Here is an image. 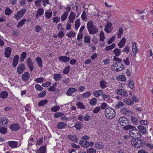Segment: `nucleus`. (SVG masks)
Listing matches in <instances>:
<instances>
[{"mask_svg": "<svg viewBox=\"0 0 153 153\" xmlns=\"http://www.w3.org/2000/svg\"><path fill=\"white\" fill-rule=\"evenodd\" d=\"M86 27L90 34H95L98 32V30L97 26L94 25V22L91 21H90L87 23Z\"/></svg>", "mask_w": 153, "mask_h": 153, "instance_id": "obj_1", "label": "nucleus"}, {"mask_svg": "<svg viewBox=\"0 0 153 153\" xmlns=\"http://www.w3.org/2000/svg\"><path fill=\"white\" fill-rule=\"evenodd\" d=\"M119 122L121 125L124 126L123 129L124 130L129 129L131 126L129 125V121L127 118L124 117H122L119 119Z\"/></svg>", "mask_w": 153, "mask_h": 153, "instance_id": "obj_2", "label": "nucleus"}, {"mask_svg": "<svg viewBox=\"0 0 153 153\" xmlns=\"http://www.w3.org/2000/svg\"><path fill=\"white\" fill-rule=\"evenodd\" d=\"M111 68L113 71H120L123 70L124 68V66L121 63L116 62L113 63Z\"/></svg>", "mask_w": 153, "mask_h": 153, "instance_id": "obj_3", "label": "nucleus"}, {"mask_svg": "<svg viewBox=\"0 0 153 153\" xmlns=\"http://www.w3.org/2000/svg\"><path fill=\"white\" fill-rule=\"evenodd\" d=\"M105 114L106 117L111 119L114 117L115 116L114 110L111 108H107L105 109Z\"/></svg>", "mask_w": 153, "mask_h": 153, "instance_id": "obj_4", "label": "nucleus"}, {"mask_svg": "<svg viewBox=\"0 0 153 153\" xmlns=\"http://www.w3.org/2000/svg\"><path fill=\"white\" fill-rule=\"evenodd\" d=\"M132 127L130 128V130L129 131V134L130 136L132 137L133 138V139H137L139 138H140V136L139 135L138 136V135L137 136L138 134L136 133V128L132 126H131Z\"/></svg>", "mask_w": 153, "mask_h": 153, "instance_id": "obj_5", "label": "nucleus"}, {"mask_svg": "<svg viewBox=\"0 0 153 153\" xmlns=\"http://www.w3.org/2000/svg\"><path fill=\"white\" fill-rule=\"evenodd\" d=\"M131 143L132 145L136 147H140L143 145L142 141L139 138L133 139L131 140Z\"/></svg>", "mask_w": 153, "mask_h": 153, "instance_id": "obj_6", "label": "nucleus"}, {"mask_svg": "<svg viewBox=\"0 0 153 153\" xmlns=\"http://www.w3.org/2000/svg\"><path fill=\"white\" fill-rule=\"evenodd\" d=\"M26 10L25 9H22L19 11L15 15L14 18L18 20L23 16Z\"/></svg>", "mask_w": 153, "mask_h": 153, "instance_id": "obj_7", "label": "nucleus"}, {"mask_svg": "<svg viewBox=\"0 0 153 153\" xmlns=\"http://www.w3.org/2000/svg\"><path fill=\"white\" fill-rule=\"evenodd\" d=\"M25 65L23 63H21L19 65L17 68V71L19 74H21L25 70Z\"/></svg>", "mask_w": 153, "mask_h": 153, "instance_id": "obj_8", "label": "nucleus"}, {"mask_svg": "<svg viewBox=\"0 0 153 153\" xmlns=\"http://www.w3.org/2000/svg\"><path fill=\"white\" fill-rule=\"evenodd\" d=\"M116 92L118 95H121L124 97H127L128 96L127 92L121 89H117Z\"/></svg>", "mask_w": 153, "mask_h": 153, "instance_id": "obj_9", "label": "nucleus"}, {"mask_svg": "<svg viewBox=\"0 0 153 153\" xmlns=\"http://www.w3.org/2000/svg\"><path fill=\"white\" fill-rule=\"evenodd\" d=\"M19 125L17 123H13L11 124L10 126V128L13 131H16L20 129Z\"/></svg>", "mask_w": 153, "mask_h": 153, "instance_id": "obj_10", "label": "nucleus"}, {"mask_svg": "<svg viewBox=\"0 0 153 153\" xmlns=\"http://www.w3.org/2000/svg\"><path fill=\"white\" fill-rule=\"evenodd\" d=\"M33 62L30 58H29L27 59V64L28 67L31 71H32L33 68Z\"/></svg>", "mask_w": 153, "mask_h": 153, "instance_id": "obj_11", "label": "nucleus"}, {"mask_svg": "<svg viewBox=\"0 0 153 153\" xmlns=\"http://www.w3.org/2000/svg\"><path fill=\"white\" fill-rule=\"evenodd\" d=\"M112 24L110 22H108L107 25L105 28V31L107 33H110L112 29Z\"/></svg>", "mask_w": 153, "mask_h": 153, "instance_id": "obj_12", "label": "nucleus"}, {"mask_svg": "<svg viewBox=\"0 0 153 153\" xmlns=\"http://www.w3.org/2000/svg\"><path fill=\"white\" fill-rule=\"evenodd\" d=\"M58 59L61 62L66 63L69 61L70 59V58L69 57L65 56H61L59 57Z\"/></svg>", "mask_w": 153, "mask_h": 153, "instance_id": "obj_13", "label": "nucleus"}, {"mask_svg": "<svg viewBox=\"0 0 153 153\" xmlns=\"http://www.w3.org/2000/svg\"><path fill=\"white\" fill-rule=\"evenodd\" d=\"M19 56L18 55H16L13 59L12 62L13 66L15 67L17 65L19 60Z\"/></svg>", "mask_w": 153, "mask_h": 153, "instance_id": "obj_14", "label": "nucleus"}, {"mask_svg": "<svg viewBox=\"0 0 153 153\" xmlns=\"http://www.w3.org/2000/svg\"><path fill=\"white\" fill-rule=\"evenodd\" d=\"M79 144L84 147H88L90 146L89 143L86 140H81L79 142Z\"/></svg>", "mask_w": 153, "mask_h": 153, "instance_id": "obj_15", "label": "nucleus"}, {"mask_svg": "<svg viewBox=\"0 0 153 153\" xmlns=\"http://www.w3.org/2000/svg\"><path fill=\"white\" fill-rule=\"evenodd\" d=\"M30 77V74L28 72H25L22 76V79L25 82L28 81Z\"/></svg>", "mask_w": 153, "mask_h": 153, "instance_id": "obj_16", "label": "nucleus"}, {"mask_svg": "<svg viewBox=\"0 0 153 153\" xmlns=\"http://www.w3.org/2000/svg\"><path fill=\"white\" fill-rule=\"evenodd\" d=\"M68 137L69 140L75 143L77 142L78 140L75 134L68 135Z\"/></svg>", "mask_w": 153, "mask_h": 153, "instance_id": "obj_17", "label": "nucleus"}, {"mask_svg": "<svg viewBox=\"0 0 153 153\" xmlns=\"http://www.w3.org/2000/svg\"><path fill=\"white\" fill-rule=\"evenodd\" d=\"M76 14L73 12H71L68 17V22H71V23L74 22V21L75 19Z\"/></svg>", "mask_w": 153, "mask_h": 153, "instance_id": "obj_18", "label": "nucleus"}, {"mask_svg": "<svg viewBox=\"0 0 153 153\" xmlns=\"http://www.w3.org/2000/svg\"><path fill=\"white\" fill-rule=\"evenodd\" d=\"M123 101L125 103L128 105H131L134 103V102L132 101V100L130 98L124 99H123Z\"/></svg>", "mask_w": 153, "mask_h": 153, "instance_id": "obj_19", "label": "nucleus"}, {"mask_svg": "<svg viewBox=\"0 0 153 153\" xmlns=\"http://www.w3.org/2000/svg\"><path fill=\"white\" fill-rule=\"evenodd\" d=\"M120 112L122 114L126 115L130 114L131 113V111L127 109L126 108H120Z\"/></svg>", "mask_w": 153, "mask_h": 153, "instance_id": "obj_20", "label": "nucleus"}, {"mask_svg": "<svg viewBox=\"0 0 153 153\" xmlns=\"http://www.w3.org/2000/svg\"><path fill=\"white\" fill-rule=\"evenodd\" d=\"M12 49L10 47H7L5 49V57L9 58L11 54Z\"/></svg>", "mask_w": 153, "mask_h": 153, "instance_id": "obj_21", "label": "nucleus"}, {"mask_svg": "<svg viewBox=\"0 0 153 153\" xmlns=\"http://www.w3.org/2000/svg\"><path fill=\"white\" fill-rule=\"evenodd\" d=\"M104 144L101 142H97L95 144V147L98 149H101L104 147Z\"/></svg>", "mask_w": 153, "mask_h": 153, "instance_id": "obj_22", "label": "nucleus"}, {"mask_svg": "<svg viewBox=\"0 0 153 153\" xmlns=\"http://www.w3.org/2000/svg\"><path fill=\"white\" fill-rule=\"evenodd\" d=\"M103 92L101 90H98L97 91H94L93 92V94L94 97H97L102 95Z\"/></svg>", "mask_w": 153, "mask_h": 153, "instance_id": "obj_23", "label": "nucleus"}, {"mask_svg": "<svg viewBox=\"0 0 153 153\" xmlns=\"http://www.w3.org/2000/svg\"><path fill=\"white\" fill-rule=\"evenodd\" d=\"M76 88H70L67 92V94L68 95H71L73 93L76 91Z\"/></svg>", "mask_w": 153, "mask_h": 153, "instance_id": "obj_24", "label": "nucleus"}, {"mask_svg": "<svg viewBox=\"0 0 153 153\" xmlns=\"http://www.w3.org/2000/svg\"><path fill=\"white\" fill-rule=\"evenodd\" d=\"M8 96L7 92L6 91H3L0 94V97L2 99H5Z\"/></svg>", "mask_w": 153, "mask_h": 153, "instance_id": "obj_25", "label": "nucleus"}, {"mask_svg": "<svg viewBox=\"0 0 153 153\" xmlns=\"http://www.w3.org/2000/svg\"><path fill=\"white\" fill-rule=\"evenodd\" d=\"M67 126V124L64 122H60L57 125V127L59 129H62L65 128Z\"/></svg>", "mask_w": 153, "mask_h": 153, "instance_id": "obj_26", "label": "nucleus"}, {"mask_svg": "<svg viewBox=\"0 0 153 153\" xmlns=\"http://www.w3.org/2000/svg\"><path fill=\"white\" fill-rule=\"evenodd\" d=\"M52 14V12L50 10H47L45 11V17L47 19H49L51 17Z\"/></svg>", "mask_w": 153, "mask_h": 153, "instance_id": "obj_27", "label": "nucleus"}, {"mask_svg": "<svg viewBox=\"0 0 153 153\" xmlns=\"http://www.w3.org/2000/svg\"><path fill=\"white\" fill-rule=\"evenodd\" d=\"M9 146L13 148H15L17 146V143L15 141H10L8 143Z\"/></svg>", "mask_w": 153, "mask_h": 153, "instance_id": "obj_28", "label": "nucleus"}, {"mask_svg": "<svg viewBox=\"0 0 153 153\" xmlns=\"http://www.w3.org/2000/svg\"><path fill=\"white\" fill-rule=\"evenodd\" d=\"M126 42V39L123 37L120 41L119 42L118 45L120 48H122L125 45Z\"/></svg>", "mask_w": 153, "mask_h": 153, "instance_id": "obj_29", "label": "nucleus"}, {"mask_svg": "<svg viewBox=\"0 0 153 153\" xmlns=\"http://www.w3.org/2000/svg\"><path fill=\"white\" fill-rule=\"evenodd\" d=\"M27 54V53L26 52H23L22 53L20 59L19 61L20 62H22L24 61L26 58Z\"/></svg>", "mask_w": 153, "mask_h": 153, "instance_id": "obj_30", "label": "nucleus"}, {"mask_svg": "<svg viewBox=\"0 0 153 153\" xmlns=\"http://www.w3.org/2000/svg\"><path fill=\"white\" fill-rule=\"evenodd\" d=\"M138 129L142 133L145 134L146 132V129L142 125H139L137 127Z\"/></svg>", "mask_w": 153, "mask_h": 153, "instance_id": "obj_31", "label": "nucleus"}, {"mask_svg": "<svg viewBox=\"0 0 153 153\" xmlns=\"http://www.w3.org/2000/svg\"><path fill=\"white\" fill-rule=\"evenodd\" d=\"M116 44L114 43H113L111 45L106 46L105 49V50L106 51H109L114 48Z\"/></svg>", "mask_w": 153, "mask_h": 153, "instance_id": "obj_32", "label": "nucleus"}, {"mask_svg": "<svg viewBox=\"0 0 153 153\" xmlns=\"http://www.w3.org/2000/svg\"><path fill=\"white\" fill-rule=\"evenodd\" d=\"M107 82L103 80L101 81L100 82V86L103 88H105L107 87Z\"/></svg>", "mask_w": 153, "mask_h": 153, "instance_id": "obj_33", "label": "nucleus"}, {"mask_svg": "<svg viewBox=\"0 0 153 153\" xmlns=\"http://www.w3.org/2000/svg\"><path fill=\"white\" fill-rule=\"evenodd\" d=\"M26 21V19H23L18 23V25H17V27H21L25 24Z\"/></svg>", "mask_w": 153, "mask_h": 153, "instance_id": "obj_34", "label": "nucleus"}, {"mask_svg": "<svg viewBox=\"0 0 153 153\" xmlns=\"http://www.w3.org/2000/svg\"><path fill=\"white\" fill-rule=\"evenodd\" d=\"M121 51L118 48H116L114 49L113 51V53L115 54L117 56H119L121 53Z\"/></svg>", "mask_w": 153, "mask_h": 153, "instance_id": "obj_35", "label": "nucleus"}, {"mask_svg": "<svg viewBox=\"0 0 153 153\" xmlns=\"http://www.w3.org/2000/svg\"><path fill=\"white\" fill-rule=\"evenodd\" d=\"M62 78L61 75L59 74H55L53 75V78L56 81L61 80Z\"/></svg>", "mask_w": 153, "mask_h": 153, "instance_id": "obj_36", "label": "nucleus"}, {"mask_svg": "<svg viewBox=\"0 0 153 153\" xmlns=\"http://www.w3.org/2000/svg\"><path fill=\"white\" fill-rule=\"evenodd\" d=\"M133 46L132 47V50L133 52H135V54H136L138 52L137 49L136 47V44L135 42L132 43Z\"/></svg>", "mask_w": 153, "mask_h": 153, "instance_id": "obj_37", "label": "nucleus"}, {"mask_svg": "<svg viewBox=\"0 0 153 153\" xmlns=\"http://www.w3.org/2000/svg\"><path fill=\"white\" fill-rule=\"evenodd\" d=\"M97 100L95 98H93L91 99L89 103L92 105L94 106L96 105Z\"/></svg>", "mask_w": 153, "mask_h": 153, "instance_id": "obj_38", "label": "nucleus"}, {"mask_svg": "<svg viewBox=\"0 0 153 153\" xmlns=\"http://www.w3.org/2000/svg\"><path fill=\"white\" fill-rule=\"evenodd\" d=\"M46 147L43 146L39 148V153H45L46 151Z\"/></svg>", "mask_w": 153, "mask_h": 153, "instance_id": "obj_39", "label": "nucleus"}, {"mask_svg": "<svg viewBox=\"0 0 153 153\" xmlns=\"http://www.w3.org/2000/svg\"><path fill=\"white\" fill-rule=\"evenodd\" d=\"M118 79L121 81H126V76L124 75H120L118 77Z\"/></svg>", "mask_w": 153, "mask_h": 153, "instance_id": "obj_40", "label": "nucleus"}, {"mask_svg": "<svg viewBox=\"0 0 153 153\" xmlns=\"http://www.w3.org/2000/svg\"><path fill=\"white\" fill-rule=\"evenodd\" d=\"M80 20L79 19H78L76 21L75 24V27L77 30L80 25Z\"/></svg>", "mask_w": 153, "mask_h": 153, "instance_id": "obj_41", "label": "nucleus"}, {"mask_svg": "<svg viewBox=\"0 0 153 153\" xmlns=\"http://www.w3.org/2000/svg\"><path fill=\"white\" fill-rule=\"evenodd\" d=\"M100 41L101 42H103L105 38V37L104 34V33L102 31H101L100 33Z\"/></svg>", "mask_w": 153, "mask_h": 153, "instance_id": "obj_42", "label": "nucleus"}, {"mask_svg": "<svg viewBox=\"0 0 153 153\" xmlns=\"http://www.w3.org/2000/svg\"><path fill=\"white\" fill-rule=\"evenodd\" d=\"M131 120L132 122L135 125H137V123L138 120L136 117L133 116H131Z\"/></svg>", "mask_w": 153, "mask_h": 153, "instance_id": "obj_43", "label": "nucleus"}, {"mask_svg": "<svg viewBox=\"0 0 153 153\" xmlns=\"http://www.w3.org/2000/svg\"><path fill=\"white\" fill-rule=\"evenodd\" d=\"M129 87L133 89L134 88V83L132 80H129L128 81Z\"/></svg>", "mask_w": 153, "mask_h": 153, "instance_id": "obj_44", "label": "nucleus"}, {"mask_svg": "<svg viewBox=\"0 0 153 153\" xmlns=\"http://www.w3.org/2000/svg\"><path fill=\"white\" fill-rule=\"evenodd\" d=\"M76 105L78 107V108L84 109L85 108V106L83 104L82 102H78L76 104Z\"/></svg>", "mask_w": 153, "mask_h": 153, "instance_id": "obj_45", "label": "nucleus"}, {"mask_svg": "<svg viewBox=\"0 0 153 153\" xmlns=\"http://www.w3.org/2000/svg\"><path fill=\"white\" fill-rule=\"evenodd\" d=\"M84 42L85 43H89L90 42L91 37L89 36H85L84 37Z\"/></svg>", "mask_w": 153, "mask_h": 153, "instance_id": "obj_46", "label": "nucleus"}, {"mask_svg": "<svg viewBox=\"0 0 153 153\" xmlns=\"http://www.w3.org/2000/svg\"><path fill=\"white\" fill-rule=\"evenodd\" d=\"M48 102L47 100H42L39 102V106H43Z\"/></svg>", "mask_w": 153, "mask_h": 153, "instance_id": "obj_47", "label": "nucleus"}, {"mask_svg": "<svg viewBox=\"0 0 153 153\" xmlns=\"http://www.w3.org/2000/svg\"><path fill=\"white\" fill-rule=\"evenodd\" d=\"M64 115V114L62 112H56L54 115V117L55 118L60 117Z\"/></svg>", "mask_w": 153, "mask_h": 153, "instance_id": "obj_48", "label": "nucleus"}, {"mask_svg": "<svg viewBox=\"0 0 153 153\" xmlns=\"http://www.w3.org/2000/svg\"><path fill=\"white\" fill-rule=\"evenodd\" d=\"M7 131V129L5 127H0V132L3 134H6Z\"/></svg>", "mask_w": 153, "mask_h": 153, "instance_id": "obj_49", "label": "nucleus"}, {"mask_svg": "<svg viewBox=\"0 0 153 153\" xmlns=\"http://www.w3.org/2000/svg\"><path fill=\"white\" fill-rule=\"evenodd\" d=\"M81 18L83 20L85 21L87 19V15L85 11H83L81 16Z\"/></svg>", "mask_w": 153, "mask_h": 153, "instance_id": "obj_50", "label": "nucleus"}, {"mask_svg": "<svg viewBox=\"0 0 153 153\" xmlns=\"http://www.w3.org/2000/svg\"><path fill=\"white\" fill-rule=\"evenodd\" d=\"M76 35V33L72 31H70L69 33L66 34V36H68L69 38H71L72 36L74 37Z\"/></svg>", "mask_w": 153, "mask_h": 153, "instance_id": "obj_51", "label": "nucleus"}, {"mask_svg": "<svg viewBox=\"0 0 153 153\" xmlns=\"http://www.w3.org/2000/svg\"><path fill=\"white\" fill-rule=\"evenodd\" d=\"M56 83L55 84H53V86H52L48 88V90L51 91H55L56 90Z\"/></svg>", "mask_w": 153, "mask_h": 153, "instance_id": "obj_52", "label": "nucleus"}, {"mask_svg": "<svg viewBox=\"0 0 153 153\" xmlns=\"http://www.w3.org/2000/svg\"><path fill=\"white\" fill-rule=\"evenodd\" d=\"M96 151L92 148H90L87 150V153H96Z\"/></svg>", "mask_w": 153, "mask_h": 153, "instance_id": "obj_53", "label": "nucleus"}, {"mask_svg": "<svg viewBox=\"0 0 153 153\" xmlns=\"http://www.w3.org/2000/svg\"><path fill=\"white\" fill-rule=\"evenodd\" d=\"M74 127L77 130H80L82 126L81 124L79 123H76L74 125Z\"/></svg>", "mask_w": 153, "mask_h": 153, "instance_id": "obj_54", "label": "nucleus"}, {"mask_svg": "<svg viewBox=\"0 0 153 153\" xmlns=\"http://www.w3.org/2000/svg\"><path fill=\"white\" fill-rule=\"evenodd\" d=\"M123 33V30L121 27H120L117 34L118 38H120L121 37V35Z\"/></svg>", "mask_w": 153, "mask_h": 153, "instance_id": "obj_55", "label": "nucleus"}, {"mask_svg": "<svg viewBox=\"0 0 153 153\" xmlns=\"http://www.w3.org/2000/svg\"><path fill=\"white\" fill-rule=\"evenodd\" d=\"M68 15L65 14V13H64L61 16V20L62 21H65L67 18Z\"/></svg>", "mask_w": 153, "mask_h": 153, "instance_id": "obj_56", "label": "nucleus"}, {"mask_svg": "<svg viewBox=\"0 0 153 153\" xmlns=\"http://www.w3.org/2000/svg\"><path fill=\"white\" fill-rule=\"evenodd\" d=\"M91 95L90 92H87L82 94V97L83 98H85L86 97H88L91 96Z\"/></svg>", "mask_w": 153, "mask_h": 153, "instance_id": "obj_57", "label": "nucleus"}, {"mask_svg": "<svg viewBox=\"0 0 153 153\" xmlns=\"http://www.w3.org/2000/svg\"><path fill=\"white\" fill-rule=\"evenodd\" d=\"M53 23H57L60 21V18L58 16L55 17L53 18Z\"/></svg>", "mask_w": 153, "mask_h": 153, "instance_id": "obj_58", "label": "nucleus"}, {"mask_svg": "<svg viewBox=\"0 0 153 153\" xmlns=\"http://www.w3.org/2000/svg\"><path fill=\"white\" fill-rule=\"evenodd\" d=\"M12 12L11 10H10V9L7 8H6L5 11V13L6 15L8 16Z\"/></svg>", "mask_w": 153, "mask_h": 153, "instance_id": "obj_59", "label": "nucleus"}, {"mask_svg": "<svg viewBox=\"0 0 153 153\" xmlns=\"http://www.w3.org/2000/svg\"><path fill=\"white\" fill-rule=\"evenodd\" d=\"M1 121H2V123L4 125H6L7 124V123L8 122V120L6 118L4 117L2 118Z\"/></svg>", "mask_w": 153, "mask_h": 153, "instance_id": "obj_60", "label": "nucleus"}, {"mask_svg": "<svg viewBox=\"0 0 153 153\" xmlns=\"http://www.w3.org/2000/svg\"><path fill=\"white\" fill-rule=\"evenodd\" d=\"M129 51V47L128 46H126L123 50L122 51V52L126 53V54H128Z\"/></svg>", "mask_w": 153, "mask_h": 153, "instance_id": "obj_61", "label": "nucleus"}, {"mask_svg": "<svg viewBox=\"0 0 153 153\" xmlns=\"http://www.w3.org/2000/svg\"><path fill=\"white\" fill-rule=\"evenodd\" d=\"M102 100H105L106 99H108L110 98V96L108 94H102Z\"/></svg>", "mask_w": 153, "mask_h": 153, "instance_id": "obj_62", "label": "nucleus"}, {"mask_svg": "<svg viewBox=\"0 0 153 153\" xmlns=\"http://www.w3.org/2000/svg\"><path fill=\"white\" fill-rule=\"evenodd\" d=\"M46 94V92L44 91L39 94V97L42 98L45 97Z\"/></svg>", "mask_w": 153, "mask_h": 153, "instance_id": "obj_63", "label": "nucleus"}, {"mask_svg": "<svg viewBox=\"0 0 153 153\" xmlns=\"http://www.w3.org/2000/svg\"><path fill=\"white\" fill-rule=\"evenodd\" d=\"M70 68V66H68L66 67L63 71V73L64 74H67L69 71V69Z\"/></svg>", "mask_w": 153, "mask_h": 153, "instance_id": "obj_64", "label": "nucleus"}]
</instances>
